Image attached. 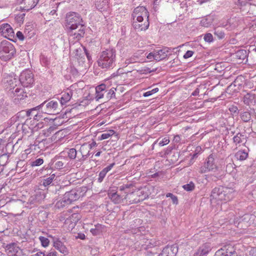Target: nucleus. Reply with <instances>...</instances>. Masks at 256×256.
I'll use <instances>...</instances> for the list:
<instances>
[{
	"mask_svg": "<svg viewBox=\"0 0 256 256\" xmlns=\"http://www.w3.org/2000/svg\"><path fill=\"white\" fill-rule=\"evenodd\" d=\"M132 16L134 21L143 22L148 19L149 14L145 7L140 6L134 10Z\"/></svg>",
	"mask_w": 256,
	"mask_h": 256,
	"instance_id": "9",
	"label": "nucleus"
},
{
	"mask_svg": "<svg viewBox=\"0 0 256 256\" xmlns=\"http://www.w3.org/2000/svg\"><path fill=\"white\" fill-rule=\"evenodd\" d=\"M68 156L70 159H74L76 156V150L74 148H70L68 150Z\"/></svg>",
	"mask_w": 256,
	"mask_h": 256,
	"instance_id": "37",
	"label": "nucleus"
},
{
	"mask_svg": "<svg viewBox=\"0 0 256 256\" xmlns=\"http://www.w3.org/2000/svg\"><path fill=\"white\" fill-rule=\"evenodd\" d=\"M56 165L59 166H63V163L62 162H58L56 163Z\"/></svg>",
	"mask_w": 256,
	"mask_h": 256,
	"instance_id": "61",
	"label": "nucleus"
},
{
	"mask_svg": "<svg viewBox=\"0 0 256 256\" xmlns=\"http://www.w3.org/2000/svg\"><path fill=\"white\" fill-rule=\"evenodd\" d=\"M72 94L70 91L62 92L60 100L61 104L63 105L69 102L72 98Z\"/></svg>",
	"mask_w": 256,
	"mask_h": 256,
	"instance_id": "28",
	"label": "nucleus"
},
{
	"mask_svg": "<svg viewBox=\"0 0 256 256\" xmlns=\"http://www.w3.org/2000/svg\"><path fill=\"white\" fill-rule=\"evenodd\" d=\"M16 36L18 37V38L20 40H24V34H23L22 33V32H20V31H18L17 32H16Z\"/></svg>",
	"mask_w": 256,
	"mask_h": 256,
	"instance_id": "49",
	"label": "nucleus"
},
{
	"mask_svg": "<svg viewBox=\"0 0 256 256\" xmlns=\"http://www.w3.org/2000/svg\"><path fill=\"white\" fill-rule=\"evenodd\" d=\"M192 256H202L201 254H200V253L198 252L196 250V252L194 254H193Z\"/></svg>",
	"mask_w": 256,
	"mask_h": 256,
	"instance_id": "60",
	"label": "nucleus"
},
{
	"mask_svg": "<svg viewBox=\"0 0 256 256\" xmlns=\"http://www.w3.org/2000/svg\"><path fill=\"white\" fill-rule=\"evenodd\" d=\"M39 0H21L20 8L24 10H30L34 8L38 4Z\"/></svg>",
	"mask_w": 256,
	"mask_h": 256,
	"instance_id": "17",
	"label": "nucleus"
},
{
	"mask_svg": "<svg viewBox=\"0 0 256 256\" xmlns=\"http://www.w3.org/2000/svg\"><path fill=\"white\" fill-rule=\"evenodd\" d=\"M240 118L244 122H247L250 119V114L248 112H244L241 114Z\"/></svg>",
	"mask_w": 256,
	"mask_h": 256,
	"instance_id": "35",
	"label": "nucleus"
},
{
	"mask_svg": "<svg viewBox=\"0 0 256 256\" xmlns=\"http://www.w3.org/2000/svg\"><path fill=\"white\" fill-rule=\"evenodd\" d=\"M177 249L174 247H168L164 249L162 256H176Z\"/></svg>",
	"mask_w": 256,
	"mask_h": 256,
	"instance_id": "24",
	"label": "nucleus"
},
{
	"mask_svg": "<svg viewBox=\"0 0 256 256\" xmlns=\"http://www.w3.org/2000/svg\"><path fill=\"white\" fill-rule=\"evenodd\" d=\"M36 110H38V106L32 109L29 110L26 112V116H31L32 113L34 111Z\"/></svg>",
	"mask_w": 256,
	"mask_h": 256,
	"instance_id": "50",
	"label": "nucleus"
},
{
	"mask_svg": "<svg viewBox=\"0 0 256 256\" xmlns=\"http://www.w3.org/2000/svg\"><path fill=\"white\" fill-rule=\"evenodd\" d=\"M210 250V244L206 242L199 246L197 251L202 256H204L208 254Z\"/></svg>",
	"mask_w": 256,
	"mask_h": 256,
	"instance_id": "23",
	"label": "nucleus"
},
{
	"mask_svg": "<svg viewBox=\"0 0 256 256\" xmlns=\"http://www.w3.org/2000/svg\"><path fill=\"white\" fill-rule=\"evenodd\" d=\"M54 178H55V174H52L50 177L44 179L43 182V185L44 186H48L52 182Z\"/></svg>",
	"mask_w": 256,
	"mask_h": 256,
	"instance_id": "33",
	"label": "nucleus"
},
{
	"mask_svg": "<svg viewBox=\"0 0 256 256\" xmlns=\"http://www.w3.org/2000/svg\"><path fill=\"white\" fill-rule=\"evenodd\" d=\"M100 154H101V152H97L95 154V156H96V157H98V156H100Z\"/></svg>",
	"mask_w": 256,
	"mask_h": 256,
	"instance_id": "62",
	"label": "nucleus"
},
{
	"mask_svg": "<svg viewBox=\"0 0 256 256\" xmlns=\"http://www.w3.org/2000/svg\"><path fill=\"white\" fill-rule=\"evenodd\" d=\"M38 110L41 108L42 112L48 114H58L60 110L58 102L54 100H51L47 104L44 102L38 106Z\"/></svg>",
	"mask_w": 256,
	"mask_h": 256,
	"instance_id": "8",
	"label": "nucleus"
},
{
	"mask_svg": "<svg viewBox=\"0 0 256 256\" xmlns=\"http://www.w3.org/2000/svg\"><path fill=\"white\" fill-rule=\"evenodd\" d=\"M232 166V164H228V165H227V166H227V168H228V166Z\"/></svg>",
	"mask_w": 256,
	"mask_h": 256,
	"instance_id": "63",
	"label": "nucleus"
},
{
	"mask_svg": "<svg viewBox=\"0 0 256 256\" xmlns=\"http://www.w3.org/2000/svg\"><path fill=\"white\" fill-rule=\"evenodd\" d=\"M96 228H91L90 232L94 236H96L100 234V230L98 228H102V226L100 224H98L95 226Z\"/></svg>",
	"mask_w": 256,
	"mask_h": 256,
	"instance_id": "38",
	"label": "nucleus"
},
{
	"mask_svg": "<svg viewBox=\"0 0 256 256\" xmlns=\"http://www.w3.org/2000/svg\"><path fill=\"white\" fill-rule=\"evenodd\" d=\"M158 91V88L152 89L150 91L146 92L143 94V96L144 97L149 96L152 94H154L157 92Z\"/></svg>",
	"mask_w": 256,
	"mask_h": 256,
	"instance_id": "40",
	"label": "nucleus"
},
{
	"mask_svg": "<svg viewBox=\"0 0 256 256\" xmlns=\"http://www.w3.org/2000/svg\"><path fill=\"white\" fill-rule=\"evenodd\" d=\"M246 52L245 50H240V51H238L236 53V56H238L239 55H240V54H243L244 56H245V54H246Z\"/></svg>",
	"mask_w": 256,
	"mask_h": 256,
	"instance_id": "57",
	"label": "nucleus"
},
{
	"mask_svg": "<svg viewBox=\"0 0 256 256\" xmlns=\"http://www.w3.org/2000/svg\"><path fill=\"white\" fill-rule=\"evenodd\" d=\"M42 246L44 248L48 247L50 244V240L48 238L40 236L39 237Z\"/></svg>",
	"mask_w": 256,
	"mask_h": 256,
	"instance_id": "32",
	"label": "nucleus"
},
{
	"mask_svg": "<svg viewBox=\"0 0 256 256\" xmlns=\"http://www.w3.org/2000/svg\"><path fill=\"white\" fill-rule=\"evenodd\" d=\"M0 33L6 38L12 40L14 38V32L12 26L8 24H3L0 27Z\"/></svg>",
	"mask_w": 256,
	"mask_h": 256,
	"instance_id": "15",
	"label": "nucleus"
},
{
	"mask_svg": "<svg viewBox=\"0 0 256 256\" xmlns=\"http://www.w3.org/2000/svg\"><path fill=\"white\" fill-rule=\"evenodd\" d=\"M106 88V86L104 84H102L96 87V98L98 100L103 98Z\"/></svg>",
	"mask_w": 256,
	"mask_h": 256,
	"instance_id": "26",
	"label": "nucleus"
},
{
	"mask_svg": "<svg viewBox=\"0 0 256 256\" xmlns=\"http://www.w3.org/2000/svg\"><path fill=\"white\" fill-rule=\"evenodd\" d=\"M229 110L232 113L236 114L238 112V108L236 106L232 105L229 108Z\"/></svg>",
	"mask_w": 256,
	"mask_h": 256,
	"instance_id": "46",
	"label": "nucleus"
},
{
	"mask_svg": "<svg viewBox=\"0 0 256 256\" xmlns=\"http://www.w3.org/2000/svg\"><path fill=\"white\" fill-rule=\"evenodd\" d=\"M72 34L75 36H72L70 32H68L69 36V41L70 42H76L79 41L84 36L85 27L84 26H80L76 30H72Z\"/></svg>",
	"mask_w": 256,
	"mask_h": 256,
	"instance_id": "12",
	"label": "nucleus"
},
{
	"mask_svg": "<svg viewBox=\"0 0 256 256\" xmlns=\"http://www.w3.org/2000/svg\"><path fill=\"white\" fill-rule=\"evenodd\" d=\"M115 134L114 130H110L106 131V132L103 133L101 135L100 140H106L108 138L111 136H113Z\"/></svg>",
	"mask_w": 256,
	"mask_h": 256,
	"instance_id": "30",
	"label": "nucleus"
},
{
	"mask_svg": "<svg viewBox=\"0 0 256 256\" xmlns=\"http://www.w3.org/2000/svg\"><path fill=\"white\" fill-rule=\"evenodd\" d=\"M116 90V88H110L108 93V98H111L112 97V96L114 95Z\"/></svg>",
	"mask_w": 256,
	"mask_h": 256,
	"instance_id": "45",
	"label": "nucleus"
},
{
	"mask_svg": "<svg viewBox=\"0 0 256 256\" xmlns=\"http://www.w3.org/2000/svg\"><path fill=\"white\" fill-rule=\"evenodd\" d=\"M20 82L24 86L28 87L34 82L33 74L30 70H26L20 75Z\"/></svg>",
	"mask_w": 256,
	"mask_h": 256,
	"instance_id": "10",
	"label": "nucleus"
},
{
	"mask_svg": "<svg viewBox=\"0 0 256 256\" xmlns=\"http://www.w3.org/2000/svg\"><path fill=\"white\" fill-rule=\"evenodd\" d=\"M116 59L115 50L107 49L102 52L98 60L99 66L102 68L109 69L114 66Z\"/></svg>",
	"mask_w": 256,
	"mask_h": 256,
	"instance_id": "3",
	"label": "nucleus"
},
{
	"mask_svg": "<svg viewBox=\"0 0 256 256\" xmlns=\"http://www.w3.org/2000/svg\"><path fill=\"white\" fill-rule=\"evenodd\" d=\"M195 187L194 184L192 182H190L189 184H184L182 186L184 189L186 191H192L194 190Z\"/></svg>",
	"mask_w": 256,
	"mask_h": 256,
	"instance_id": "34",
	"label": "nucleus"
},
{
	"mask_svg": "<svg viewBox=\"0 0 256 256\" xmlns=\"http://www.w3.org/2000/svg\"><path fill=\"white\" fill-rule=\"evenodd\" d=\"M30 256H46V254L44 252L42 251H38L36 252V253L32 254Z\"/></svg>",
	"mask_w": 256,
	"mask_h": 256,
	"instance_id": "52",
	"label": "nucleus"
},
{
	"mask_svg": "<svg viewBox=\"0 0 256 256\" xmlns=\"http://www.w3.org/2000/svg\"><path fill=\"white\" fill-rule=\"evenodd\" d=\"M66 26L67 29V32H70L72 36H75L72 34V30H77L80 26H84L82 22V20L81 16L76 12H70L66 16Z\"/></svg>",
	"mask_w": 256,
	"mask_h": 256,
	"instance_id": "5",
	"label": "nucleus"
},
{
	"mask_svg": "<svg viewBox=\"0 0 256 256\" xmlns=\"http://www.w3.org/2000/svg\"><path fill=\"white\" fill-rule=\"evenodd\" d=\"M44 132V134L46 136H48L50 134L46 131V130H43Z\"/></svg>",
	"mask_w": 256,
	"mask_h": 256,
	"instance_id": "59",
	"label": "nucleus"
},
{
	"mask_svg": "<svg viewBox=\"0 0 256 256\" xmlns=\"http://www.w3.org/2000/svg\"><path fill=\"white\" fill-rule=\"evenodd\" d=\"M111 256H116L114 254L112 255Z\"/></svg>",
	"mask_w": 256,
	"mask_h": 256,
	"instance_id": "64",
	"label": "nucleus"
},
{
	"mask_svg": "<svg viewBox=\"0 0 256 256\" xmlns=\"http://www.w3.org/2000/svg\"><path fill=\"white\" fill-rule=\"evenodd\" d=\"M234 188L224 186L216 188L212 191L213 196L224 203L232 200L234 198Z\"/></svg>",
	"mask_w": 256,
	"mask_h": 256,
	"instance_id": "4",
	"label": "nucleus"
},
{
	"mask_svg": "<svg viewBox=\"0 0 256 256\" xmlns=\"http://www.w3.org/2000/svg\"><path fill=\"white\" fill-rule=\"evenodd\" d=\"M77 238L81 240H84L86 238V236L84 234H78Z\"/></svg>",
	"mask_w": 256,
	"mask_h": 256,
	"instance_id": "56",
	"label": "nucleus"
},
{
	"mask_svg": "<svg viewBox=\"0 0 256 256\" xmlns=\"http://www.w3.org/2000/svg\"><path fill=\"white\" fill-rule=\"evenodd\" d=\"M84 196V192L82 188L72 190L65 192L62 198L56 203V206L58 209L62 208L72 204L74 202L78 200Z\"/></svg>",
	"mask_w": 256,
	"mask_h": 256,
	"instance_id": "2",
	"label": "nucleus"
},
{
	"mask_svg": "<svg viewBox=\"0 0 256 256\" xmlns=\"http://www.w3.org/2000/svg\"><path fill=\"white\" fill-rule=\"evenodd\" d=\"M204 39L206 42L210 43L214 40L213 36L210 33H206L204 35Z\"/></svg>",
	"mask_w": 256,
	"mask_h": 256,
	"instance_id": "36",
	"label": "nucleus"
},
{
	"mask_svg": "<svg viewBox=\"0 0 256 256\" xmlns=\"http://www.w3.org/2000/svg\"><path fill=\"white\" fill-rule=\"evenodd\" d=\"M126 192L120 190V186L118 190L115 188H111L108 190V196L114 204H126V198H125Z\"/></svg>",
	"mask_w": 256,
	"mask_h": 256,
	"instance_id": "7",
	"label": "nucleus"
},
{
	"mask_svg": "<svg viewBox=\"0 0 256 256\" xmlns=\"http://www.w3.org/2000/svg\"><path fill=\"white\" fill-rule=\"evenodd\" d=\"M166 56V53L163 50H160L155 52L154 60L157 61H160L164 59Z\"/></svg>",
	"mask_w": 256,
	"mask_h": 256,
	"instance_id": "29",
	"label": "nucleus"
},
{
	"mask_svg": "<svg viewBox=\"0 0 256 256\" xmlns=\"http://www.w3.org/2000/svg\"><path fill=\"white\" fill-rule=\"evenodd\" d=\"M170 142L169 138L168 136H166L162 139L159 142V145L160 146H164Z\"/></svg>",
	"mask_w": 256,
	"mask_h": 256,
	"instance_id": "43",
	"label": "nucleus"
},
{
	"mask_svg": "<svg viewBox=\"0 0 256 256\" xmlns=\"http://www.w3.org/2000/svg\"><path fill=\"white\" fill-rule=\"evenodd\" d=\"M218 166L214 162V156L211 154L207 158L206 162L203 166L200 168V172L205 173L210 171H214L217 170Z\"/></svg>",
	"mask_w": 256,
	"mask_h": 256,
	"instance_id": "11",
	"label": "nucleus"
},
{
	"mask_svg": "<svg viewBox=\"0 0 256 256\" xmlns=\"http://www.w3.org/2000/svg\"><path fill=\"white\" fill-rule=\"evenodd\" d=\"M96 8L100 10H104L108 5V0H95Z\"/></svg>",
	"mask_w": 256,
	"mask_h": 256,
	"instance_id": "25",
	"label": "nucleus"
},
{
	"mask_svg": "<svg viewBox=\"0 0 256 256\" xmlns=\"http://www.w3.org/2000/svg\"><path fill=\"white\" fill-rule=\"evenodd\" d=\"M5 80L6 81V86L12 92V90H14L16 88L20 86V80L12 76H8L5 78Z\"/></svg>",
	"mask_w": 256,
	"mask_h": 256,
	"instance_id": "16",
	"label": "nucleus"
},
{
	"mask_svg": "<svg viewBox=\"0 0 256 256\" xmlns=\"http://www.w3.org/2000/svg\"><path fill=\"white\" fill-rule=\"evenodd\" d=\"M200 25L203 27L208 28L210 25V22L207 18H202L200 22Z\"/></svg>",
	"mask_w": 256,
	"mask_h": 256,
	"instance_id": "41",
	"label": "nucleus"
},
{
	"mask_svg": "<svg viewBox=\"0 0 256 256\" xmlns=\"http://www.w3.org/2000/svg\"><path fill=\"white\" fill-rule=\"evenodd\" d=\"M214 34L216 36L218 39H222L224 38V33L222 30H216Z\"/></svg>",
	"mask_w": 256,
	"mask_h": 256,
	"instance_id": "39",
	"label": "nucleus"
},
{
	"mask_svg": "<svg viewBox=\"0 0 256 256\" xmlns=\"http://www.w3.org/2000/svg\"><path fill=\"white\" fill-rule=\"evenodd\" d=\"M54 246L60 252L64 254H66L68 253L66 247L59 240H56L54 242Z\"/></svg>",
	"mask_w": 256,
	"mask_h": 256,
	"instance_id": "22",
	"label": "nucleus"
},
{
	"mask_svg": "<svg viewBox=\"0 0 256 256\" xmlns=\"http://www.w3.org/2000/svg\"><path fill=\"white\" fill-rule=\"evenodd\" d=\"M248 156V154L244 150H240L235 154V156L237 160H246Z\"/></svg>",
	"mask_w": 256,
	"mask_h": 256,
	"instance_id": "27",
	"label": "nucleus"
},
{
	"mask_svg": "<svg viewBox=\"0 0 256 256\" xmlns=\"http://www.w3.org/2000/svg\"><path fill=\"white\" fill-rule=\"evenodd\" d=\"M166 197H170L172 198L174 204H177L178 202V198L172 193H168L166 194Z\"/></svg>",
	"mask_w": 256,
	"mask_h": 256,
	"instance_id": "44",
	"label": "nucleus"
},
{
	"mask_svg": "<svg viewBox=\"0 0 256 256\" xmlns=\"http://www.w3.org/2000/svg\"><path fill=\"white\" fill-rule=\"evenodd\" d=\"M194 54V52L192 50H188L184 56V58H188L191 57Z\"/></svg>",
	"mask_w": 256,
	"mask_h": 256,
	"instance_id": "48",
	"label": "nucleus"
},
{
	"mask_svg": "<svg viewBox=\"0 0 256 256\" xmlns=\"http://www.w3.org/2000/svg\"><path fill=\"white\" fill-rule=\"evenodd\" d=\"M132 26L138 31L146 30L149 26L148 19L144 20V22L134 21Z\"/></svg>",
	"mask_w": 256,
	"mask_h": 256,
	"instance_id": "19",
	"label": "nucleus"
},
{
	"mask_svg": "<svg viewBox=\"0 0 256 256\" xmlns=\"http://www.w3.org/2000/svg\"><path fill=\"white\" fill-rule=\"evenodd\" d=\"M54 130V128L53 127H50L46 129V131L48 132L50 134L53 132Z\"/></svg>",
	"mask_w": 256,
	"mask_h": 256,
	"instance_id": "58",
	"label": "nucleus"
},
{
	"mask_svg": "<svg viewBox=\"0 0 256 256\" xmlns=\"http://www.w3.org/2000/svg\"><path fill=\"white\" fill-rule=\"evenodd\" d=\"M200 93V90L198 88H196L194 92L192 93V95L194 96H198Z\"/></svg>",
	"mask_w": 256,
	"mask_h": 256,
	"instance_id": "55",
	"label": "nucleus"
},
{
	"mask_svg": "<svg viewBox=\"0 0 256 256\" xmlns=\"http://www.w3.org/2000/svg\"><path fill=\"white\" fill-rule=\"evenodd\" d=\"M20 250V248L15 243L8 244L6 247V251L9 256H16Z\"/></svg>",
	"mask_w": 256,
	"mask_h": 256,
	"instance_id": "20",
	"label": "nucleus"
},
{
	"mask_svg": "<svg viewBox=\"0 0 256 256\" xmlns=\"http://www.w3.org/2000/svg\"><path fill=\"white\" fill-rule=\"evenodd\" d=\"M120 190L122 192V190L126 192V204L138 203L146 198V196H144L142 190L132 184H124L120 186Z\"/></svg>",
	"mask_w": 256,
	"mask_h": 256,
	"instance_id": "1",
	"label": "nucleus"
},
{
	"mask_svg": "<svg viewBox=\"0 0 256 256\" xmlns=\"http://www.w3.org/2000/svg\"><path fill=\"white\" fill-rule=\"evenodd\" d=\"M16 53L14 46L10 42L4 40L0 43V58L4 62L11 60Z\"/></svg>",
	"mask_w": 256,
	"mask_h": 256,
	"instance_id": "6",
	"label": "nucleus"
},
{
	"mask_svg": "<svg viewBox=\"0 0 256 256\" xmlns=\"http://www.w3.org/2000/svg\"><path fill=\"white\" fill-rule=\"evenodd\" d=\"M216 254L218 256H236V252L232 245L228 244L218 250L216 252Z\"/></svg>",
	"mask_w": 256,
	"mask_h": 256,
	"instance_id": "14",
	"label": "nucleus"
},
{
	"mask_svg": "<svg viewBox=\"0 0 256 256\" xmlns=\"http://www.w3.org/2000/svg\"><path fill=\"white\" fill-rule=\"evenodd\" d=\"M174 140L176 142H179L180 140V138L179 135H176L174 138Z\"/></svg>",
	"mask_w": 256,
	"mask_h": 256,
	"instance_id": "53",
	"label": "nucleus"
},
{
	"mask_svg": "<svg viewBox=\"0 0 256 256\" xmlns=\"http://www.w3.org/2000/svg\"><path fill=\"white\" fill-rule=\"evenodd\" d=\"M115 165V163H112L105 168L104 170L106 172H108L110 170H112V168H113V166Z\"/></svg>",
	"mask_w": 256,
	"mask_h": 256,
	"instance_id": "51",
	"label": "nucleus"
},
{
	"mask_svg": "<svg viewBox=\"0 0 256 256\" xmlns=\"http://www.w3.org/2000/svg\"><path fill=\"white\" fill-rule=\"evenodd\" d=\"M244 140V136L240 134H238L233 138L234 142L236 144H238L243 142Z\"/></svg>",
	"mask_w": 256,
	"mask_h": 256,
	"instance_id": "31",
	"label": "nucleus"
},
{
	"mask_svg": "<svg viewBox=\"0 0 256 256\" xmlns=\"http://www.w3.org/2000/svg\"><path fill=\"white\" fill-rule=\"evenodd\" d=\"M81 218L82 216L80 214H72L65 220L64 225L68 227V230H72Z\"/></svg>",
	"mask_w": 256,
	"mask_h": 256,
	"instance_id": "13",
	"label": "nucleus"
},
{
	"mask_svg": "<svg viewBox=\"0 0 256 256\" xmlns=\"http://www.w3.org/2000/svg\"><path fill=\"white\" fill-rule=\"evenodd\" d=\"M44 163V160L42 158H38L36 160L34 161L32 164V166H36L42 165Z\"/></svg>",
	"mask_w": 256,
	"mask_h": 256,
	"instance_id": "42",
	"label": "nucleus"
},
{
	"mask_svg": "<svg viewBox=\"0 0 256 256\" xmlns=\"http://www.w3.org/2000/svg\"><path fill=\"white\" fill-rule=\"evenodd\" d=\"M12 92L13 94V98L18 100H24L27 97L26 92L21 86L16 88Z\"/></svg>",
	"mask_w": 256,
	"mask_h": 256,
	"instance_id": "18",
	"label": "nucleus"
},
{
	"mask_svg": "<svg viewBox=\"0 0 256 256\" xmlns=\"http://www.w3.org/2000/svg\"><path fill=\"white\" fill-rule=\"evenodd\" d=\"M243 102L248 106L254 105L256 104L255 94H246L243 98Z\"/></svg>",
	"mask_w": 256,
	"mask_h": 256,
	"instance_id": "21",
	"label": "nucleus"
},
{
	"mask_svg": "<svg viewBox=\"0 0 256 256\" xmlns=\"http://www.w3.org/2000/svg\"><path fill=\"white\" fill-rule=\"evenodd\" d=\"M154 56L155 53L153 54L152 52H150V54H148L146 57L148 59H152V58L154 59Z\"/></svg>",
	"mask_w": 256,
	"mask_h": 256,
	"instance_id": "54",
	"label": "nucleus"
},
{
	"mask_svg": "<svg viewBox=\"0 0 256 256\" xmlns=\"http://www.w3.org/2000/svg\"><path fill=\"white\" fill-rule=\"evenodd\" d=\"M107 172L104 170H102L99 174V178L98 180L101 182L103 178L105 177Z\"/></svg>",
	"mask_w": 256,
	"mask_h": 256,
	"instance_id": "47",
	"label": "nucleus"
}]
</instances>
